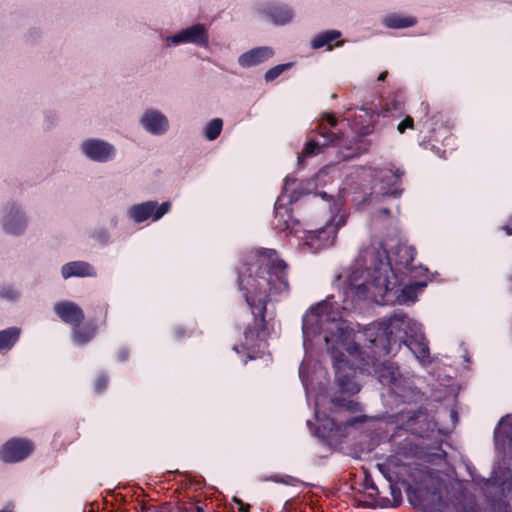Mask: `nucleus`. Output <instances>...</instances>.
<instances>
[{"mask_svg":"<svg viewBox=\"0 0 512 512\" xmlns=\"http://www.w3.org/2000/svg\"><path fill=\"white\" fill-rule=\"evenodd\" d=\"M246 271L248 275L239 271L238 284L253 315V324L244 330L245 345L249 348L266 335L268 302L276 296L288 295L290 285L288 265L275 249H256L253 262Z\"/></svg>","mask_w":512,"mask_h":512,"instance_id":"1","label":"nucleus"},{"mask_svg":"<svg viewBox=\"0 0 512 512\" xmlns=\"http://www.w3.org/2000/svg\"><path fill=\"white\" fill-rule=\"evenodd\" d=\"M412 326L415 323L401 310L395 311L387 320L369 325L364 335L369 342L367 347L371 349L372 357L386 356L393 351L394 346L400 347L403 343L422 365L430 364L432 361L428 341L422 332L409 333Z\"/></svg>","mask_w":512,"mask_h":512,"instance_id":"2","label":"nucleus"},{"mask_svg":"<svg viewBox=\"0 0 512 512\" xmlns=\"http://www.w3.org/2000/svg\"><path fill=\"white\" fill-rule=\"evenodd\" d=\"M315 130L323 141L308 140L298 156L299 165H303L305 158L322 153L323 148L327 146L345 147L347 152L343 153V159L356 157L368 149V144L362 139L355 143V147L348 145L344 134L338 129V119L333 114L324 113Z\"/></svg>","mask_w":512,"mask_h":512,"instance_id":"3","label":"nucleus"},{"mask_svg":"<svg viewBox=\"0 0 512 512\" xmlns=\"http://www.w3.org/2000/svg\"><path fill=\"white\" fill-rule=\"evenodd\" d=\"M377 261L376 273L374 274L373 284L379 288V294L384 303L395 301L399 304L414 303L417 300V285H406L403 288L397 284V278L392 272V267L389 261L386 250L378 251L375 255Z\"/></svg>","mask_w":512,"mask_h":512,"instance_id":"4","label":"nucleus"},{"mask_svg":"<svg viewBox=\"0 0 512 512\" xmlns=\"http://www.w3.org/2000/svg\"><path fill=\"white\" fill-rule=\"evenodd\" d=\"M333 296H327L326 299L310 307L302 318V331L305 339H311L324 331L325 322L333 319L331 312L333 310Z\"/></svg>","mask_w":512,"mask_h":512,"instance_id":"5","label":"nucleus"},{"mask_svg":"<svg viewBox=\"0 0 512 512\" xmlns=\"http://www.w3.org/2000/svg\"><path fill=\"white\" fill-rule=\"evenodd\" d=\"M35 450L33 441L26 438H11L0 449V460L4 463H18L28 458Z\"/></svg>","mask_w":512,"mask_h":512,"instance_id":"6","label":"nucleus"},{"mask_svg":"<svg viewBox=\"0 0 512 512\" xmlns=\"http://www.w3.org/2000/svg\"><path fill=\"white\" fill-rule=\"evenodd\" d=\"M296 183L295 179L285 178L283 185V192L277 198L274 211L275 216L273 219V227L279 232H284L288 229L294 228V226L298 223L292 216V209L287 206L285 202V193L288 191L290 185H294Z\"/></svg>","mask_w":512,"mask_h":512,"instance_id":"7","label":"nucleus"},{"mask_svg":"<svg viewBox=\"0 0 512 512\" xmlns=\"http://www.w3.org/2000/svg\"><path fill=\"white\" fill-rule=\"evenodd\" d=\"M171 208L170 202H163L158 205L156 201H147L133 205L129 211V217L136 223H141L149 218L153 221L161 219Z\"/></svg>","mask_w":512,"mask_h":512,"instance_id":"8","label":"nucleus"},{"mask_svg":"<svg viewBox=\"0 0 512 512\" xmlns=\"http://www.w3.org/2000/svg\"><path fill=\"white\" fill-rule=\"evenodd\" d=\"M404 171L399 168L379 169L375 172V178L379 181V193L383 196L399 197L402 193L401 178Z\"/></svg>","mask_w":512,"mask_h":512,"instance_id":"9","label":"nucleus"},{"mask_svg":"<svg viewBox=\"0 0 512 512\" xmlns=\"http://www.w3.org/2000/svg\"><path fill=\"white\" fill-rule=\"evenodd\" d=\"M380 251L379 249L374 250L372 253L369 254V259L367 260V280L361 284H358L352 288H350V292L353 293V296L357 298L358 300H364L369 297H378L379 294V288L376 287L373 284V278L374 274L378 275L376 273L375 268L378 266L377 261L375 260L376 253Z\"/></svg>","mask_w":512,"mask_h":512,"instance_id":"10","label":"nucleus"},{"mask_svg":"<svg viewBox=\"0 0 512 512\" xmlns=\"http://www.w3.org/2000/svg\"><path fill=\"white\" fill-rule=\"evenodd\" d=\"M167 41L174 45L192 43L197 46L207 47L209 43V35L205 25L197 23L181 30L173 36L168 37Z\"/></svg>","mask_w":512,"mask_h":512,"instance_id":"11","label":"nucleus"},{"mask_svg":"<svg viewBox=\"0 0 512 512\" xmlns=\"http://www.w3.org/2000/svg\"><path fill=\"white\" fill-rule=\"evenodd\" d=\"M338 231V225L327 222L325 226L309 231L306 237V243L312 251H318L323 248L332 246L335 242Z\"/></svg>","mask_w":512,"mask_h":512,"instance_id":"12","label":"nucleus"},{"mask_svg":"<svg viewBox=\"0 0 512 512\" xmlns=\"http://www.w3.org/2000/svg\"><path fill=\"white\" fill-rule=\"evenodd\" d=\"M82 151L89 159L96 162H107L115 155L113 145L98 139H89L83 142Z\"/></svg>","mask_w":512,"mask_h":512,"instance_id":"13","label":"nucleus"},{"mask_svg":"<svg viewBox=\"0 0 512 512\" xmlns=\"http://www.w3.org/2000/svg\"><path fill=\"white\" fill-rule=\"evenodd\" d=\"M350 338V332L346 326L340 323H333V329L329 334L324 335V341L329 351L333 353V357L337 362L343 361L344 354L339 356L335 354L338 347H345Z\"/></svg>","mask_w":512,"mask_h":512,"instance_id":"14","label":"nucleus"},{"mask_svg":"<svg viewBox=\"0 0 512 512\" xmlns=\"http://www.w3.org/2000/svg\"><path fill=\"white\" fill-rule=\"evenodd\" d=\"M54 311L64 323L72 327L80 326L85 318L82 308L72 301L56 303Z\"/></svg>","mask_w":512,"mask_h":512,"instance_id":"15","label":"nucleus"},{"mask_svg":"<svg viewBox=\"0 0 512 512\" xmlns=\"http://www.w3.org/2000/svg\"><path fill=\"white\" fill-rule=\"evenodd\" d=\"M403 427L413 435L423 437L429 430L428 414L425 409L419 408L409 411L403 421Z\"/></svg>","mask_w":512,"mask_h":512,"instance_id":"16","label":"nucleus"},{"mask_svg":"<svg viewBox=\"0 0 512 512\" xmlns=\"http://www.w3.org/2000/svg\"><path fill=\"white\" fill-rule=\"evenodd\" d=\"M496 486L499 488V494L505 497L512 491V469L498 465L493 470L491 478L485 481V487Z\"/></svg>","mask_w":512,"mask_h":512,"instance_id":"17","label":"nucleus"},{"mask_svg":"<svg viewBox=\"0 0 512 512\" xmlns=\"http://www.w3.org/2000/svg\"><path fill=\"white\" fill-rule=\"evenodd\" d=\"M141 124L154 135L164 134L169 127L167 118L156 110H147L141 118Z\"/></svg>","mask_w":512,"mask_h":512,"instance_id":"18","label":"nucleus"},{"mask_svg":"<svg viewBox=\"0 0 512 512\" xmlns=\"http://www.w3.org/2000/svg\"><path fill=\"white\" fill-rule=\"evenodd\" d=\"M274 52L269 47H256L243 54L238 58L241 67L249 68L264 63L273 56Z\"/></svg>","mask_w":512,"mask_h":512,"instance_id":"19","label":"nucleus"},{"mask_svg":"<svg viewBox=\"0 0 512 512\" xmlns=\"http://www.w3.org/2000/svg\"><path fill=\"white\" fill-rule=\"evenodd\" d=\"M26 226V219L21 211L12 204L9 211L3 218V227L9 234L19 235L22 233Z\"/></svg>","mask_w":512,"mask_h":512,"instance_id":"20","label":"nucleus"},{"mask_svg":"<svg viewBox=\"0 0 512 512\" xmlns=\"http://www.w3.org/2000/svg\"><path fill=\"white\" fill-rule=\"evenodd\" d=\"M494 440L496 446L512 451V415L501 418L494 431Z\"/></svg>","mask_w":512,"mask_h":512,"instance_id":"21","label":"nucleus"},{"mask_svg":"<svg viewBox=\"0 0 512 512\" xmlns=\"http://www.w3.org/2000/svg\"><path fill=\"white\" fill-rule=\"evenodd\" d=\"M378 379L383 385L389 386L393 391L399 388L402 376L399 367L394 363L385 362L377 371Z\"/></svg>","mask_w":512,"mask_h":512,"instance_id":"22","label":"nucleus"},{"mask_svg":"<svg viewBox=\"0 0 512 512\" xmlns=\"http://www.w3.org/2000/svg\"><path fill=\"white\" fill-rule=\"evenodd\" d=\"M61 274L64 279L71 277H95L97 275L94 267L85 261L66 263L61 268Z\"/></svg>","mask_w":512,"mask_h":512,"instance_id":"23","label":"nucleus"},{"mask_svg":"<svg viewBox=\"0 0 512 512\" xmlns=\"http://www.w3.org/2000/svg\"><path fill=\"white\" fill-rule=\"evenodd\" d=\"M267 16L277 25H285L293 18L292 10L283 4H270L265 8Z\"/></svg>","mask_w":512,"mask_h":512,"instance_id":"24","label":"nucleus"},{"mask_svg":"<svg viewBox=\"0 0 512 512\" xmlns=\"http://www.w3.org/2000/svg\"><path fill=\"white\" fill-rule=\"evenodd\" d=\"M97 327L94 324H86L82 327H73V340L78 345H84L91 341L96 335Z\"/></svg>","mask_w":512,"mask_h":512,"instance_id":"25","label":"nucleus"},{"mask_svg":"<svg viewBox=\"0 0 512 512\" xmlns=\"http://www.w3.org/2000/svg\"><path fill=\"white\" fill-rule=\"evenodd\" d=\"M336 382L342 393L355 395L360 391L359 385L354 381L352 376L342 374L340 369L336 371Z\"/></svg>","mask_w":512,"mask_h":512,"instance_id":"26","label":"nucleus"},{"mask_svg":"<svg viewBox=\"0 0 512 512\" xmlns=\"http://www.w3.org/2000/svg\"><path fill=\"white\" fill-rule=\"evenodd\" d=\"M20 329L17 327H9L0 331V351L11 349L18 341Z\"/></svg>","mask_w":512,"mask_h":512,"instance_id":"27","label":"nucleus"},{"mask_svg":"<svg viewBox=\"0 0 512 512\" xmlns=\"http://www.w3.org/2000/svg\"><path fill=\"white\" fill-rule=\"evenodd\" d=\"M341 36V33L337 30H328L325 32H322L318 35H316L312 42L311 47L313 49H319L326 45H328L330 42L338 39Z\"/></svg>","mask_w":512,"mask_h":512,"instance_id":"28","label":"nucleus"},{"mask_svg":"<svg viewBox=\"0 0 512 512\" xmlns=\"http://www.w3.org/2000/svg\"><path fill=\"white\" fill-rule=\"evenodd\" d=\"M416 23L412 17H401L397 14H392L384 19L385 26L394 29L411 27Z\"/></svg>","mask_w":512,"mask_h":512,"instance_id":"29","label":"nucleus"},{"mask_svg":"<svg viewBox=\"0 0 512 512\" xmlns=\"http://www.w3.org/2000/svg\"><path fill=\"white\" fill-rule=\"evenodd\" d=\"M223 128V121L220 118L212 119L205 127L204 135L207 140L213 141L218 138Z\"/></svg>","mask_w":512,"mask_h":512,"instance_id":"30","label":"nucleus"},{"mask_svg":"<svg viewBox=\"0 0 512 512\" xmlns=\"http://www.w3.org/2000/svg\"><path fill=\"white\" fill-rule=\"evenodd\" d=\"M292 66V63L287 64H279L272 68H270L264 75V78L267 82H271L278 78L285 70L290 68Z\"/></svg>","mask_w":512,"mask_h":512,"instance_id":"31","label":"nucleus"},{"mask_svg":"<svg viewBox=\"0 0 512 512\" xmlns=\"http://www.w3.org/2000/svg\"><path fill=\"white\" fill-rule=\"evenodd\" d=\"M332 402L335 406L345 408L348 411H359L360 405L359 403L353 401V400H346L344 398H333Z\"/></svg>","mask_w":512,"mask_h":512,"instance_id":"32","label":"nucleus"},{"mask_svg":"<svg viewBox=\"0 0 512 512\" xmlns=\"http://www.w3.org/2000/svg\"><path fill=\"white\" fill-rule=\"evenodd\" d=\"M108 383V376L104 373L99 374L94 381V391L98 394L103 393L107 389Z\"/></svg>","mask_w":512,"mask_h":512,"instance_id":"33","label":"nucleus"},{"mask_svg":"<svg viewBox=\"0 0 512 512\" xmlns=\"http://www.w3.org/2000/svg\"><path fill=\"white\" fill-rule=\"evenodd\" d=\"M414 128V120L411 116H406L397 126V130L400 134L405 133L407 129Z\"/></svg>","mask_w":512,"mask_h":512,"instance_id":"34","label":"nucleus"},{"mask_svg":"<svg viewBox=\"0 0 512 512\" xmlns=\"http://www.w3.org/2000/svg\"><path fill=\"white\" fill-rule=\"evenodd\" d=\"M18 292L12 287H2L0 289V297L8 300H14L18 297Z\"/></svg>","mask_w":512,"mask_h":512,"instance_id":"35","label":"nucleus"},{"mask_svg":"<svg viewBox=\"0 0 512 512\" xmlns=\"http://www.w3.org/2000/svg\"><path fill=\"white\" fill-rule=\"evenodd\" d=\"M93 238H95L96 240H98L102 244H105L106 242H108V240L110 238V235H109L107 230L99 229V230H96L93 233Z\"/></svg>","mask_w":512,"mask_h":512,"instance_id":"36","label":"nucleus"},{"mask_svg":"<svg viewBox=\"0 0 512 512\" xmlns=\"http://www.w3.org/2000/svg\"><path fill=\"white\" fill-rule=\"evenodd\" d=\"M403 251H404L405 255L408 256V258L405 261L404 267L406 269H412V264L414 261V253H413L414 251L412 248H405Z\"/></svg>","mask_w":512,"mask_h":512,"instance_id":"37","label":"nucleus"},{"mask_svg":"<svg viewBox=\"0 0 512 512\" xmlns=\"http://www.w3.org/2000/svg\"><path fill=\"white\" fill-rule=\"evenodd\" d=\"M129 356H130V351H129V349L127 347L120 348L118 353H117V358L121 362L127 361Z\"/></svg>","mask_w":512,"mask_h":512,"instance_id":"38","label":"nucleus"},{"mask_svg":"<svg viewBox=\"0 0 512 512\" xmlns=\"http://www.w3.org/2000/svg\"><path fill=\"white\" fill-rule=\"evenodd\" d=\"M364 486L366 489H370L378 493V488L370 477L365 478Z\"/></svg>","mask_w":512,"mask_h":512,"instance_id":"39","label":"nucleus"},{"mask_svg":"<svg viewBox=\"0 0 512 512\" xmlns=\"http://www.w3.org/2000/svg\"><path fill=\"white\" fill-rule=\"evenodd\" d=\"M300 198V192L295 189L293 190V192L291 193V195L288 197V204H293V203H296Z\"/></svg>","mask_w":512,"mask_h":512,"instance_id":"40","label":"nucleus"},{"mask_svg":"<svg viewBox=\"0 0 512 512\" xmlns=\"http://www.w3.org/2000/svg\"><path fill=\"white\" fill-rule=\"evenodd\" d=\"M236 503L239 505L240 512H249L250 506L248 504H244L241 500H236Z\"/></svg>","mask_w":512,"mask_h":512,"instance_id":"41","label":"nucleus"},{"mask_svg":"<svg viewBox=\"0 0 512 512\" xmlns=\"http://www.w3.org/2000/svg\"><path fill=\"white\" fill-rule=\"evenodd\" d=\"M372 132H373V126L367 125V126L362 128L361 135L362 136L369 135Z\"/></svg>","mask_w":512,"mask_h":512,"instance_id":"42","label":"nucleus"},{"mask_svg":"<svg viewBox=\"0 0 512 512\" xmlns=\"http://www.w3.org/2000/svg\"><path fill=\"white\" fill-rule=\"evenodd\" d=\"M502 229L507 233V235H512V218L510 219V223L503 226Z\"/></svg>","mask_w":512,"mask_h":512,"instance_id":"43","label":"nucleus"},{"mask_svg":"<svg viewBox=\"0 0 512 512\" xmlns=\"http://www.w3.org/2000/svg\"><path fill=\"white\" fill-rule=\"evenodd\" d=\"M177 512H204V511L200 507H194L191 510H187V509L184 510V509L178 508Z\"/></svg>","mask_w":512,"mask_h":512,"instance_id":"44","label":"nucleus"},{"mask_svg":"<svg viewBox=\"0 0 512 512\" xmlns=\"http://www.w3.org/2000/svg\"><path fill=\"white\" fill-rule=\"evenodd\" d=\"M175 335L177 338H181L185 335V330L182 328L175 329Z\"/></svg>","mask_w":512,"mask_h":512,"instance_id":"45","label":"nucleus"},{"mask_svg":"<svg viewBox=\"0 0 512 512\" xmlns=\"http://www.w3.org/2000/svg\"><path fill=\"white\" fill-rule=\"evenodd\" d=\"M431 150H433L437 155H439L440 157H442V155L440 154V152H443L445 153V151H441V149L439 147H436L435 145H431Z\"/></svg>","mask_w":512,"mask_h":512,"instance_id":"46","label":"nucleus"},{"mask_svg":"<svg viewBox=\"0 0 512 512\" xmlns=\"http://www.w3.org/2000/svg\"><path fill=\"white\" fill-rule=\"evenodd\" d=\"M387 75H388V72H387V71H383V72H381V73L379 74V76H378V80H379V81H384V80L386 79Z\"/></svg>","mask_w":512,"mask_h":512,"instance_id":"47","label":"nucleus"},{"mask_svg":"<svg viewBox=\"0 0 512 512\" xmlns=\"http://www.w3.org/2000/svg\"><path fill=\"white\" fill-rule=\"evenodd\" d=\"M141 512H156V508L155 507H148L147 508V507L143 506Z\"/></svg>","mask_w":512,"mask_h":512,"instance_id":"48","label":"nucleus"},{"mask_svg":"<svg viewBox=\"0 0 512 512\" xmlns=\"http://www.w3.org/2000/svg\"><path fill=\"white\" fill-rule=\"evenodd\" d=\"M380 212L383 213L386 216H390V214H391L390 209H388V208H382L380 210Z\"/></svg>","mask_w":512,"mask_h":512,"instance_id":"49","label":"nucleus"},{"mask_svg":"<svg viewBox=\"0 0 512 512\" xmlns=\"http://www.w3.org/2000/svg\"><path fill=\"white\" fill-rule=\"evenodd\" d=\"M503 512H511V511H510V506H509L508 504H505V505H504Z\"/></svg>","mask_w":512,"mask_h":512,"instance_id":"50","label":"nucleus"},{"mask_svg":"<svg viewBox=\"0 0 512 512\" xmlns=\"http://www.w3.org/2000/svg\"><path fill=\"white\" fill-rule=\"evenodd\" d=\"M271 480L274 481V482H282L281 480L278 479L277 476L271 477Z\"/></svg>","mask_w":512,"mask_h":512,"instance_id":"51","label":"nucleus"},{"mask_svg":"<svg viewBox=\"0 0 512 512\" xmlns=\"http://www.w3.org/2000/svg\"><path fill=\"white\" fill-rule=\"evenodd\" d=\"M426 113L428 112V104H425Z\"/></svg>","mask_w":512,"mask_h":512,"instance_id":"52","label":"nucleus"},{"mask_svg":"<svg viewBox=\"0 0 512 512\" xmlns=\"http://www.w3.org/2000/svg\"><path fill=\"white\" fill-rule=\"evenodd\" d=\"M423 144L425 145V149H428L429 143L428 144L423 143Z\"/></svg>","mask_w":512,"mask_h":512,"instance_id":"53","label":"nucleus"},{"mask_svg":"<svg viewBox=\"0 0 512 512\" xmlns=\"http://www.w3.org/2000/svg\"><path fill=\"white\" fill-rule=\"evenodd\" d=\"M0 512H11V511H7V510H1Z\"/></svg>","mask_w":512,"mask_h":512,"instance_id":"54","label":"nucleus"}]
</instances>
